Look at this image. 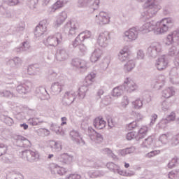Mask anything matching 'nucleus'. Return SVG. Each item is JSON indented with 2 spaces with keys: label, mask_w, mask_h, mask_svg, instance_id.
I'll use <instances>...</instances> for the list:
<instances>
[{
  "label": "nucleus",
  "mask_w": 179,
  "mask_h": 179,
  "mask_svg": "<svg viewBox=\"0 0 179 179\" xmlns=\"http://www.w3.org/2000/svg\"><path fill=\"white\" fill-rule=\"evenodd\" d=\"M173 26V19L171 17H166L160 21L156 22L155 20L149 21L143 24L142 27H133L124 32V39L129 40V41H134L138 38V34L140 31L143 34L146 33H150L154 31V34L157 36L159 34H163L171 29Z\"/></svg>",
  "instance_id": "1"
},
{
  "label": "nucleus",
  "mask_w": 179,
  "mask_h": 179,
  "mask_svg": "<svg viewBox=\"0 0 179 179\" xmlns=\"http://www.w3.org/2000/svg\"><path fill=\"white\" fill-rule=\"evenodd\" d=\"M163 0H147L144 3V8L147 9L145 12L142 13L141 22H148L149 19L153 17L159 12V4L162 3Z\"/></svg>",
  "instance_id": "2"
},
{
  "label": "nucleus",
  "mask_w": 179,
  "mask_h": 179,
  "mask_svg": "<svg viewBox=\"0 0 179 179\" xmlns=\"http://www.w3.org/2000/svg\"><path fill=\"white\" fill-rule=\"evenodd\" d=\"M138 89V85L131 79V78L127 77L124 81V84L115 87L113 90L112 96L113 97H120L122 96L124 93H132Z\"/></svg>",
  "instance_id": "3"
},
{
  "label": "nucleus",
  "mask_w": 179,
  "mask_h": 179,
  "mask_svg": "<svg viewBox=\"0 0 179 179\" xmlns=\"http://www.w3.org/2000/svg\"><path fill=\"white\" fill-rule=\"evenodd\" d=\"M128 52H129V50H128V47L126 46L120 51L118 58L122 62L127 61L124 69L126 72H131V71L135 68V62L134 60H129V53Z\"/></svg>",
  "instance_id": "4"
},
{
  "label": "nucleus",
  "mask_w": 179,
  "mask_h": 179,
  "mask_svg": "<svg viewBox=\"0 0 179 179\" xmlns=\"http://www.w3.org/2000/svg\"><path fill=\"white\" fill-rule=\"evenodd\" d=\"M92 32L90 31H85L81 32L73 41L72 45L73 48L79 47L83 43H92Z\"/></svg>",
  "instance_id": "5"
},
{
  "label": "nucleus",
  "mask_w": 179,
  "mask_h": 179,
  "mask_svg": "<svg viewBox=\"0 0 179 179\" xmlns=\"http://www.w3.org/2000/svg\"><path fill=\"white\" fill-rule=\"evenodd\" d=\"M62 34L57 33L55 35L48 36L46 40H43V44L46 47H57L62 43Z\"/></svg>",
  "instance_id": "6"
},
{
  "label": "nucleus",
  "mask_w": 179,
  "mask_h": 179,
  "mask_svg": "<svg viewBox=\"0 0 179 179\" xmlns=\"http://www.w3.org/2000/svg\"><path fill=\"white\" fill-rule=\"evenodd\" d=\"M148 134V127H141L139 129L137 133L136 131L128 132L126 135V138L127 141H132V139H136L137 142L143 139Z\"/></svg>",
  "instance_id": "7"
},
{
  "label": "nucleus",
  "mask_w": 179,
  "mask_h": 179,
  "mask_svg": "<svg viewBox=\"0 0 179 179\" xmlns=\"http://www.w3.org/2000/svg\"><path fill=\"white\" fill-rule=\"evenodd\" d=\"M78 8H91L93 11L97 10L100 6V0H78Z\"/></svg>",
  "instance_id": "8"
},
{
  "label": "nucleus",
  "mask_w": 179,
  "mask_h": 179,
  "mask_svg": "<svg viewBox=\"0 0 179 179\" xmlns=\"http://www.w3.org/2000/svg\"><path fill=\"white\" fill-rule=\"evenodd\" d=\"M50 24V20L45 19L41 21L34 29V36L35 37H41L47 31V27Z\"/></svg>",
  "instance_id": "9"
},
{
  "label": "nucleus",
  "mask_w": 179,
  "mask_h": 179,
  "mask_svg": "<svg viewBox=\"0 0 179 179\" xmlns=\"http://www.w3.org/2000/svg\"><path fill=\"white\" fill-rule=\"evenodd\" d=\"M22 159H27L29 163H34L36 160H38L40 155L38 152L31 150H24L21 152Z\"/></svg>",
  "instance_id": "10"
},
{
  "label": "nucleus",
  "mask_w": 179,
  "mask_h": 179,
  "mask_svg": "<svg viewBox=\"0 0 179 179\" xmlns=\"http://www.w3.org/2000/svg\"><path fill=\"white\" fill-rule=\"evenodd\" d=\"M159 52H162V44L158 42L152 43L148 48L147 53L149 57L156 58L159 55Z\"/></svg>",
  "instance_id": "11"
},
{
  "label": "nucleus",
  "mask_w": 179,
  "mask_h": 179,
  "mask_svg": "<svg viewBox=\"0 0 179 179\" xmlns=\"http://www.w3.org/2000/svg\"><path fill=\"white\" fill-rule=\"evenodd\" d=\"M174 43H176L179 45V28L171 32L165 38L166 45H171Z\"/></svg>",
  "instance_id": "12"
},
{
  "label": "nucleus",
  "mask_w": 179,
  "mask_h": 179,
  "mask_svg": "<svg viewBox=\"0 0 179 179\" xmlns=\"http://www.w3.org/2000/svg\"><path fill=\"white\" fill-rule=\"evenodd\" d=\"M75 100H76V94L73 92L66 91L64 94L62 103L64 107H69V106L73 104Z\"/></svg>",
  "instance_id": "13"
},
{
  "label": "nucleus",
  "mask_w": 179,
  "mask_h": 179,
  "mask_svg": "<svg viewBox=\"0 0 179 179\" xmlns=\"http://www.w3.org/2000/svg\"><path fill=\"white\" fill-rule=\"evenodd\" d=\"M155 66L158 71H164L169 66V56L163 55L159 57L155 63Z\"/></svg>",
  "instance_id": "14"
},
{
  "label": "nucleus",
  "mask_w": 179,
  "mask_h": 179,
  "mask_svg": "<svg viewBox=\"0 0 179 179\" xmlns=\"http://www.w3.org/2000/svg\"><path fill=\"white\" fill-rule=\"evenodd\" d=\"M110 42V32L105 31L101 33L98 36L97 43L100 47L106 48Z\"/></svg>",
  "instance_id": "15"
},
{
  "label": "nucleus",
  "mask_w": 179,
  "mask_h": 179,
  "mask_svg": "<svg viewBox=\"0 0 179 179\" xmlns=\"http://www.w3.org/2000/svg\"><path fill=\"white\" fill-rule=\"evenodd\" d=\"M71 65L75 66L80 71V72H86L87 71V63L86 61L80 59H73L71 61Z\"/></svg>",
  "instance_id": "16"
},
{
  "label": "nucleus",
  "mask_w": 179,
  "mask_h": 179,
  "mask_svg": "<svg viewBox=\"0 0 179 179\" xmlns=\"http://www.w3.org/2000/svg\"><path fill=\"white\" fill-rule=\"evenodd\" d=\"M176 120V113L171 112L169 115L166 116L165 118H162L159 122L157 123V127L158 128H166L167 127V124Z\"/></svg>",
  "instance_id": "17"
},
{
  "label": "nucleus",
  "mask_w": 179,
  "mask_h": 179,
  "mask_svg": "<svg viewBox=\"0 0 179 179\" xmlns=\"http://www.w3.org/2000/svg\"><path fill=\"white\" fill-rule=\"evenodd\" d=\"M16 145L18 146V148H30V146H31V143L27 138L21 135H17L16 136Z\"/></svg>",
  "instance_id": "18"
},
{
  "label": "nucleus",
  "mask_w": 179,
  "mask_h": 179,
  "mask_svg": "<svg viewBox=\"0 0 179 179\" xmlns=\"http://www.w3.org/2000/svg\"><path fill=\"white\" fill-rule=\"evenodd\" d=\"M64 31H68L69 36H75L78 31V24L75 22H68L64 25Z\"/></svg>",
  "instance_id": "19"
},
{
  "label": "nucleus",
  "mask_w": 179,
  "mask_h": 179,
  "mask_svg": "<svg viewBox=\"0 0 179 179\" xmlns=\"http://www.w3.org/2000/svg\"><path fill=\"white\" fill-rule=\"evenodd\" d=\"M57 61H65L68 58V51L64 47H59L55 55Z\"/></svg>",
  "instance_id": "20"
},
{
  "label": "nucleus",
  "mask_w": 179,
  "mask_h": 179,
  "mask_svg": "<svg viewBox=\"0 0 179 179\" xmlns=\"http://www.w3.org/2000/svg\"><path fill=\"white\" fill-rule=\"evenodd\" d=\"M168 57H175L174 65L176 68H179V50H177V47L172 46L169 48Z\"/></svg>",
  "instance_id": "21"
},
{
  "label": "nucleus",
  "mask_w": 179,
  "mask_h": 179,
  "mask_svg": "<svg viewBox=\"0 0 179 179\" xmlns=\"http://www.w3.org/2000/svg\"><path fill=\"white\" fill-rule=\"evenodd\" d=\"M106 124L107 122L101 116H98L93 120V126L96 129H104Z\"/></svg>",
  "instance_id": "22"
},
{
  "label": "nucleus",
  "mask_w": 179,
  "mask_h": 179,
  "mask_svg": "<svg viewBox=\"0 0 179 179\" xmlns=\"http://www.w3.org/2000/svg\"><path fill=\"white\" fill-rule=\"evenodd\" d=\"M57 160L63 164H71L73 160V156L63 153L57 157Z\"/></svg>",
  "instance_id": "23"
},
{
  "label": "nucleus",
  "mask_w": 179,
  "mask_h": 179,
  "mask_svg": "<svg viewBox=\"0 0 179 179\" xmlns=\"http://www.w3.org/2000/svg\"><path fill=\"white\" fill-rule=\"evenodd\" d=\"M68 18V15L66 14V12L62 11L60 13V14L58 15L56 21L55 22V29H58V27H60L61 25Z\"/></svg>",
  "instance_id": "24"
},
{
  "label": "nucleus",
  "mask_w": 179,
  "mask_h": 179,
  "mask_svg": "<svg viewBox=\"0 0 179 179\" xmlns=\"http://www.w3.org/2000/svg\"><path fill=\"white\" fill-rule=\"evenodd\" d=\"M7 65H10L11 68H15V69L20 68L22 66V59L19 57H15L7 62Z\"/></svg>",
  "instance_id": "25"
},
{
  "label": "nucleus",
  "mask_w": 179,
  "mask_h": 179,
  "mask_svg": "<svg viewBox=\"0 0 179 179\" xmlns=\"http://www.w3.org/2000/svg\"><path fill=\"white\" fill-rule=\"evenodd\" d=\"M89 90V86L83 83V85L78 88L77 96L79 100H83L86 97V93Z\"/></svg>",
  "instance_id": "26"
},
{
  "label": "nucleus",
  "mask_w": 179,
  "mask_h": 179,
  "mask_svg": "<svg viewBox=\"0 0 179 179\" xmlns=\"http://www.w3.org/2000/svg\"><path fill=\"white\" fill-rule=\"evenodd\" d=\"M98 19L99 20V24H108V23H110V17L107 13L103 11L99 13Z\"/></svg>",
  "instance_id": "27"
},
{
  "label": "nucleus",
  "mask_w": 179,
  "mask_h": 179,
  "mask_svg": "<svg viewBox=\"0 0 179 179\" xmlns=\"http://www.w3.org/2000/svg\"><path fill=\"white\" fill-rule=\"evenodd\" d=\"M141 146L142 148H146V149L155 148V139L153 137L149 136L142 143Z\"/></svg>",
  "instance_id": "28"
},
{
  "label": "nucleus",
  "mask_w": 179,
  "mask_h": 179,
  "mask_svg": "<svg viewBox=\"0 0 179 179\" xmlns=\"http://www.w3.org/2000/svg\"><path fill=\"white\" fill-rule=\"evenodd\" d=\"M16 91L20 94H27L30 92V87L27 84H20L17 86Z\"/></svg>",
  "instance_id": "29"
},
{
  "label": "nucleus",
  "mask_w": 179,
  "mask_h": 179,
  "mask_svg": "<svg viewBox=\"0 0 179 179\" xmlns=\"http://www.w3.org/2000/svg\"><path fill=\"white\" fill-rule=\"evenodd\" d=\"M63 86L59 82H55L52 84L50 89L54 94H59L62 92Z\"/></svg>",
  "instance_id": "30"
},
{
  "label": "nucleus",
  "mask_w": 179,
  "mask_h": 179,
  "mask_svg": "<svg viewBox=\"0 0 179 179\" xmlns=\"http://www.w3.org/2000/svg\"><path fill=\"white\" fill-rule=\"evenodd\" d=\"M88 134L90 136H93L95 135L96 141H99V142H101L104 138L101 134L97 132L93 127H88Z\"/></svg>",
  "instance_id": "31"
},
{
  "label": "nucleus",
  "mask_w": 179,
  "mask_h": 179,
  "mask_svg": "<svg viewBox=\"0 0 179 179\" xmlns=\"http://www.w3.org/2000/svg\"><path fill=\"white\" fill-rule=\"evenodd\" d=\"M50 148L53 152H59L62 150V145L59 141L52 140L50 143Z\"/></svg>",
  "instance_id": "32"
},
{
  "label": "nucleus",
  "mask_w": 179,
  "mask_h": 179,
  "mask_svg": "<svg viewBox=\"0 0 179 179\" xmlns=\"http://www.w3.org/2000/svg\"><path fill=\"white\" fill-rule=\"evenodd\" d=\"M71 139L73 142H76L77 145H80V134L76 130H72L70 131Z\"/></svg>",
  "instance_id": "33"
},
{
  "label": "nucleus",
  "mask_w": 179,
  "mask_h": 179,
  "mask_svg": "<svg viewBox=\"0 0 179 179\" xmlns=\"http://www.w3.org/2000/svg\"><path fill=\"white\" fill-rule=\"evenodd\" d=\"M30 48V42L28 40L24 41L20 47L15 48L16 52H22V51H27Z\"/></svg>",
  "instance_id": "34"
},
{
  "label": "nucleus",
  "mask_w": 179,
  "mask_h": 179,
  "mask_svg": "<svg viewBox=\"0 0 179 179\" xmlns=\"http://www.w3.org/2000/svg\"><path fill=\"white\" fill-rule=\"evenodd\" d=\"M174 94H176V91H174V87H169L162 92V97L165 99H170V97H173Z\"/></svg>",
  "instance_id": "35"
},
{
  "label": "nucleus",
  "mask_w": 179,
  "mask_h": 179,
  "mask_svg": "<svg viewBox=\"0 0 179 179\" xmlns=\"http://www.w3.org/2000/svg\"><path fill=\"white\" fill-rule=\"evenodd\" d=\"M177 69H179V68L177 66L173 67L169 72L170 82H171V83H175L176 79L178 78V73L177 72Z\"/></svg>",
  "instance_id": "36"
},
{
  "label": "nucleus",
  "mask_w": 179,
  "mask_h": 179,
  "mask_svg": "<svg viewBox=\"0 0 179 179\" xmlns=\"http://www.w3.org/2000/svg\"><path fill=\"white\" fill-rule=\"evenodd\" d=\"M96 78V73H91L88 74L86 77L85 79L84 80V85H86V86H90L92 83L93 80Z\"/></svg>",
  "instance_id": "37"
},
{
  "label": "nucleus",
  "mask_w": 179,
  "mask_h": 179,
  "mask_svg": "<svg viewBox=\"0 0 179 179\" xmlns=\"http://www.w3.org/2000/svg\"><path fill=\"white\" fill-rule=\"evenodd\" d=\"M0 97H5L6 99H12L15 97V94L8 90H3L0 91Z\"/></svg>",
  "instance_id": "38"
},
{
  "label": "nucleus",
  "mask_w": 179,
  "mask_h": 179,
  "mask_svg": "<svg viewBox=\"0 0 179 179\" xmlns=\"http://www.w3.org/2000/svg\"><path fill=\"white\" fill-rule=\"evenodd\" d=\"M134 152H135V147L131 146L130 148L120 150L119 155H120V156H126V155H131V153H134Z\"/></svg>",
  "instance_id": "39"
},
{
  "label": "nucleus",
  "mask_w": 179,
  "mask_h": 179,
  "mask_svg": "<svg viewBox=\"0 0 179 179\" xmlns=\"http://www.w3.org/2000/svg\"><path fill=\"white\" fill-rule=\"evenodd\" d=\"M1 121H3V122H4V124L8 125V127H12V125H13L14 124L13 119H12L9 116L3 115V117H1Z\"/></svg>",
  "instance_id": "40"
},
{
  "label": "nucleus",
  "mask_w": 179,
  "mask_h": 179,
  "mask_svg": "<svg viewBox=\"0 0 179 179\" xmlns=\"http://www.w3.org/2000/svg\"><path fill=\"white\" fill-rule=\"evenodd\" d=\"M133 107L135 110H141L143 107V101L141 99H137L132 102Z\"/></svg>",
  "instance_id": "41"
},
{
  "label": "nucleus",
  "mask_w": 179,
  "mask_h": 179,
  "mask_svg": "<svg viewBox=\"0 0 179 179\" xmlns=\"http://www.w3.org/2000/svg\"><path fill=\"white\" fill-rule=\"evenodd\" d=\"M101 57V55H100L97 52V50H95L92 52V54L90 57L91 62H93V63L97 62V61H99Z\"/></svg>",
  "instance_id": "42"
},
{
  "label": "nucleus",
  "mask_w": 179,
  "mask_h": 179,
  "mask_svg": "<svg viewBox=\"0 0 179 179\" xmlns=\"http://www.w3.org/2000/svg\"><path fill=\"white\" fill-rule=\"evenodd\" d=\"M64 6V1L62 0H58L57 2L54 3L52 6V10L53 12H55L57 9H61Z\"/></svg>",
  "instance_id": "43"
},
{
  "label": "nucleus",
  "mask_w": 179,
  "mask_h": 179,
  "mask_svg": "<svg viewBox=\"0 0 179 179\" xmlns=\"http://www.w3.org/2000/svg\"><path fill=\"white\" fill-rule=\"evenodd\" d=\"M0 13L5 17H11L12 16V13H10V11L5 9V7H3V6H0Z\"/></svg>",
  "instance_id": "44"
},
{
  "label": "nucleus",
  "mask_w": 179,
  "mask_h": 179,
  "mask_svg": "<svg viewBox=\"0 0 179 179\" xmlns=\"http://www.w3.org/2000/svg\"><path fill=\"white\" fill-rule=\"evenodd\" d=\"M141 120H142V118L137 119L135 121L130 122L127 125V129H129V131H132V129H134V128H136L138 127L137 122H139V121H141Z\"/></svg>",
  "instance_id": "45"
},
{
  "label": "nucleus",
  "mask_w": 179,
  "mask_h": 179,
  "mask_svg": "<svg viewBox=\"0 0 179 179\" xmlns=\"http://www.w3.org/2000/svg\"><path fill=\"white\" fill-rule=\"evenodd\" d=\"M59 169L57 171V174H59V176H64V174H65L67 171H68V169L65 168V167H60L59 166H58V164H55V169Z\"/></svg>",
  "instance_id": "46"
},
{
  "label": "nucleus",
  "mask_w": 179,
  "mask_h": 179,
  "mask_svg": "<svg viewBox=\"0 0 179 179\" xmlns=\"http://www.w3.org/2000/svg\"><path fill=\"white\" fill-rule=\"evenodd\" d=\"M8 152V145L5 143H0V157L1 156H3V155H6Z\"/></svg>",
  "instance_id": "47"
},
{
  "label": "nucleus",
  "mask_w": 179,
  "mask_h": 179,
  "mask_svg": "<svg viewBox=\"0 0 179 179\" xmlns=\"http://www.w3.org/2000/svg\"><path fill=\"white\" fill-rule=\"evenodd\" d=\"M38 119H36V117L29 118L28 120V124L29 125H31V127H36L37 125H40L43 122V121H37Z\"/></svg>",
  "instance_id": "48"
},
{
  "label": "nucleus",
  "mask_w": 179,
  "mask_h": 179,
  "mask_svg": "<svg viewBox=\"0 0 179 179\" xmlns=\"http://www.w3.org/2000/svg\"><path fill=\"white\" fill-rule=\"evenodd\" d=\"M179 144V134L173 136L171 141V146H177Z\"/></svg>",
  "instance_id": "49"
},
{
  "label": "nucleus",
  "mask_w": 179,
  "mask_h": 179,
  "mask_svg": "<svg viewBox=\"0 0 179 179\" xmlns=\"http://www.w3.org/2000/svg\"><path fill=\"white\" fill-rule=\"evenodd\" d=\"M178 163V158L174 157L168 163L169 169H174L176 167V164Z\"/></svg>",
  "instance_id": "50"
},
{
  "label": "nucleus",
  "mask_w": 179,
  "mask_h": 179,
  "mask_svg": "<svg viewBox=\"0 0 179 179\" xmlns=\"http://www.w3.org/2000/svg\"><path fill=\"white\" fill-rule=\"evenodd\" d=\"M38 134L41 136H48L50 132V130L45 128H41L38 129Z\"/></svg>",
  "instance_id": "51"
},
{
  "label": "nucleus",
  "mask_w": 179,
  "mask_h": 179,
  "mask_svg": "<svg viewBox=\"0 0 179 179\" xmlns=\"http://www.w3.org/2000/svg\"><path fill=\"white\" fill-rule=\"evenodd\" d=\"M89 176L91 178H97V177H100V176H101V173H100L99 170H95L90 171Z\"/></svg>",
  "instance_id": "52"
},
{
  "label": "nucleus",
  "mask_w": 179,
  "mask_h": 179,
  "mask_svg": "<svg viewBox=\"0 0 179 179\" xmlns=\"http://www.w3.org/2000/svg\"><path fill=\"white\" fill-rule=\"evenodd\" d=\"M40 68V65L38 64H31L28 66L27 71L28 72H36V69H38Z\"/></svg>",
  "instance_id": "53"
},
{
  "label": "nucleus",
  "mask_w": 179,
  "mask_h": 179,
  "mask_svg": "<svg viewBox=\"0 0 179 179\" xmlns=\"http://www.w3.org/2000/svg\"><path fill=\"white\" fill-rule=\"evenodd\" d=\"M168 138L167 134H162L159 138V141L161 142L162 145H166Z\"/></svg>",
  "instance_id": "54"
},
{
  "label": "nucleus",
  "mask_w": 179,
  "mask_h": 179,
  "mask_svg": "<svg viewBox=\"0 0 179 179\" xmlns=\"http://www.w3.org/2000/svg\"><path fill=\"white\" fill-rule=\"evenodd\" d=\"M117 173L120 176H123L124 177H132L134 176V173H131L129 172L124 171L122 170L117 169Z\"/></svg>",
  "instance_id": "55"
},
{
  "label": "nucleus",
  "mask_w": 179,
  "mask_h": 179,
  "mask_svg": "<svg viewBox=\"0 0 179 179\" xmlns=\"http://www.w3.org/2000/svg\"><path fill=\"white\" fill-rule=\"evenodd\" d=\"M128 104H129V99H128V96H123V99L121 103L122 107H123V108H126Z\"/></svg>",
  "instance_id": "56"
},
{
  "label": "nucleus",
  "mask_w": 179,
  "mask_h": 179,
  "mask_svg": "<svg viewBox=\"0 0 179 179\" xmlns=\"http://www.w3.org/2000/svg\"><path fill=\"white\" fill-rule=\"evenodd\" d=\"M159 153H160V150H152V151L148 152L146 155V156H147V157H149L150 159L151 157H155V156H157V155H159Z\"/></svg>",
  "instance_id": "57"
},
{
  "label": "nucleus",
  "mask_w": 179,
  "mask_h": 179,
  "mask_svg": "<svg viewBox=\"0 0 179 179\" xmlns=\"http://www.w3.org/2000/svg\"><path fill=\"white\" fill-rule=\"evenodd\" d=\"M158 117L159 116L156 113H153L152 115H151V120L150 122V127H153V124L156 122V121H157Z\"/></svg>",
  "instance_id": "58"
},
{
  "label": "nucleus",
  "mask_w": 179,
  "mask_h": 179,
  "mask_svg": "<svg viewBox=\"0 0 179 179\" xmlns=\"http://www.w3.org/2000/svg\"><path fill=\"white\" fill-rule=\"evenodd\" d=\"M82 176L78 173H71L69 176L66 177L64 179H80Z\"/></svg>",
  "instance_id": "59"
},
{
  "label": "nucleus",
  "mask_w": 179,
  "mask_h": 179,
  "mask_svg": "<svg viewBox=\"0 0 179 179\" xmlns=\"http://www.w3.org/2000/svg\"><path fill=\"white\" fill-rule=\"evenodd\" d=\"M57 135H60L61 136H64L65 135V131H64V128L59 126L58 129L55 131Z\"/></svg>",
  "instance_id": "60"
},
{
  "label": "nucleus",
  "mask_w": 179,
  "mask_h": 179,
  "mask_svg": "<svg viewBox=\"0 0 179 179\" xmlns=\"http://www.w3.org/2000/svg\"><path fill=\"white\" fill-rule=\"evenodd\" d=\"M87 43L90 42H83V43L78 46V48L81 52H85V51H86V45H87Z\"/></svg>",
  "instance_id": "61"
},
{
  "label": "nucleus",
  "mask_w": 179,
  "mask_h": 179,
  "mask_svg": "<svg viewBox=\"0 0 179 179\" xmlns=\"http://www.w3.org/2000/svg\"><path fill=\"white\" fill-rule=\"evenodd\" d=\"M115 166H117V165L113 162L106 164V167L109 169V170H111V171H115Z\"/></svg>",
  "instance_id": "62"
},
{
  "label": "nucleus",
  "mask_w": 179,
  "mask_h": 179,
  "mask_svg": "<svg viewBox=\"0 0 179 179\" xmlns=\"http://www.w3.org/2000/svg\"><path fill=\"white\" fill-rule=\"evenodd\" d=\"M6 2L9 6H15L19 3V0H7Z\"/></svg>",
  "instance_id": "63"
},
{
  "label": "nucleus",
  "mask_w": 179,
  "mask_h": 179,
  "mask_svg": "<svg viewBox=\"0 0 179 179\" xmlns=\"http://www.w3.org/2000/svg\"><path fill=\"white\" fill-rule=\"evenodd\" d=\"M59 125L58 124H56V123H52L50 124V131H52L53 132H55L56 130L58 129V128H59Z\"/></svg>",
  "instance_id": "64"
}]
</instances>
